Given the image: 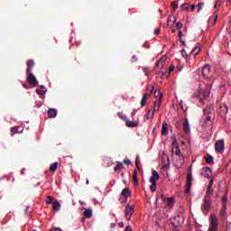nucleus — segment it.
<instances>
[{"label": "nucleus", "instance_id": "1", "mask_svg": "<svg viewBox=\"0 0 231 231\" xmlns=\"http://www.w3.org/2000/svg\"><path fill=\"white\" fill-rule=\"evenodd\" d=\"M219 220H217V216L212 214L209 218V226L208 231H219Z\"/></svg>", "mask_w": 231, "mask_h": 231}, {"label": "nucleus", "instance_id": "2", "mask_svg": "<svg viewBox=\"0 0 231 231\" xmlns=\"http://www.w3.org/2000/svg\"><path fill=\"white\" fill-rule=\"evenodd\" d=\"M133 214H134V206L127 205L125 208V216L127 221H131V217H133Z\"/></svg>", "mask_w": 231, "mask_h": 231}, {"label": "nucleus", "instance_id": "3", "mask_svg": "<svg viewBox=\"0 0 231 231\" xmlns=\"http://www.w3.org/2000/svg\"><path fill=\"white\" fill-rule=\"evenodd\" d=\"M27 82L30 84V86H32V88H36V86H39V81H37V78L32 73H27Z\"/></svg>", "mask_w": 231, "mask_h": 231}, {"label": "nucleus", "instance_id": "4", "mask_svg": "<svg viewBox=\"0 0 231 231\" xmlns=\"http://www.w3.org/2000/svg\"><path fill=\"white\" fill-rule=\"evenodd\" d=\"M215 151L217 152L223 153L225 152V141L219 140L215 143Z\"/></svg>", "mask_w": 231, "mask_h": 231}, {"label": "nucleus", "instance_id": "5", "mask_svg": "<svg viewBox=\"0 0 231 231\" xmlns=\"http://www.w3.org/2000/svg\"><path fill=\"white\" fill-rule=\"evenodd\" d=\"M182 127H183V131H184L185 134H190V124H189L188 118L184 119Z\"/></svg>", "mask_w": 231, "mask_h": 231}, {"label": "nucleus", "instance_id": "6", "mask_svg": "<svg viewBox=\"0 0 231 231\" xmlns=\"http://www.w3.org/2000/svg\"><path fill=\"white\" fill-rule=\"evenodd\" d=\"M200 174L204 176V178H210V176H212V170L208 167L202 168Z\"/></svg>", "mask_w": 231, "mask_h": 231}, {"label": "nucleus", "instance_id": "7", "mask_svg": "<svg viewBox=\"0 0 231 231\" xmlns=\"http://www.w3.org/2000/svg\"><path fill=\"white\" fill-rule=\"evenodd\" d=\"M160 180V173L156 171H152V177L150 178V183H156Z\"/></svg>", "mask_w": 231, "mask_h": 231}, {"label": "nucleus", "instance_id": "8", "mask_svg": "<svg viewBox=\"0 0 231 231\" xmlns=\"http://www.w3.org/2000/svg\"><path fill=\"white\" fill-rule=\"evenodd\" d=\"M173 221L174 226H180L183 225V217L178 215L175 217H173Z\"/></svg>", "mask_w": 231, "mask_h": 231}, {"label": "nucleus", "instance_id": "9", "mask_svg": "<svg viewBox=\"0 0 231 231\" xmlns=\"http://www.w3.org/2000/svg\"><path fill=\"white\" fill-rule=\"evenodd\" d=\"M210 113H214V109H208V108L204 109V118L208 122H210V120H212V116H208V114Z\"/></svg>", "mask_w": 231, "mask_h": 231}, {"label": "nucleus", "instance_id": "10", "mask_svg": "<svg viewBox=\"0 0 231 231\" xmlns=\"http://www.w3.org/2000/svg\"><path fill=\"white\" fill-rule=\"evenodd\" d=\"M202 75L205 79H208V75H210V65H205L202 69Z\"/></svg>", "mask_w": 231, "mask_h": 231}, {"label": "nucleus", "instance_id": "11", "mask_svg": "<svg viewBox=\"0 0 231 231\" xmlns=\"http://www.w3.org/2000/svg\"><path fill=\"white\" fill-rule=\"evenodd\" d=\"M212 205V200L210 199H205L203 203L204 210H210V207Z\"/></svg>", "mask_w": 231, "mask_h": 231}, {"label": "nucleus", "instance_id": "12", "mask_svg": "<svg viewBox=\"0 0 231 231\" xmlns=\"http://www.w3.org/2000/svg\"><path fill=\"white\" fill-rule=\"evenodd\" d=\"M162 134H163L164 136H167V134H169V125L167 124V122L162 123Z\"/></svg>", "mask_w": 231, "mask_h": 231}, {"label": "nucleus", "instance_id": "13", "mask_svg": "<svg viewBox=\"0 0 231 231\" xmlns=\"http://www.w3.org/2000/svg\"><path fill=\"white\" fill-rule=\"evenodd\" d=\"M190 187H192V173L189 172L188 174V180H187V190L189 192V190L190 189Z\"/></svg>", "mask_w": 231, "mask_h": 231}, {"label": "nucleus", "instance_id": "14", "mask_svg": "<svg viewBox=\"0 0 231 231\" xmlns=\"http://www.w3.org/2000/svg\"><path fill=\"white\" fill-rule=\"evenodd\" d=\"M121 196L125 197L127 199L129 196H131V189H129L128 188H125L121 192Z\"/></svg>", "mask_w": 231, "mask_h": 231}, {"label": "nucleus", "instance_id": "15", "mask_svg": "<svg viewBox=\"0 0 231 231\" xmlns=\"http://www.w3.org/2000/svg\"><path fill=\"white\" fill-rule=\"evenodd\" d=\"M48 116L49 118H55L57 116V109L50 108L48 110Z\"/></svg>", "mask_w": 231, "mask_h": 231}, {"label": "nucleus", "instance_id": "16", "mask_svg": "<svg viewBox=\"0 0 231 231\" xmlns=\"http://www.w3.org/2000/svg\"><path fill=\"white\" fill-rule=\"evenodd\" d=\"M160 106H162V99H157L154 102V106H153V109H152V111L156 112L160 110Z\"/></svg>", "mask_w": 231, "mask_h": 231}, {"label": "nucleus", "instance_id": "17", "mask_svg": "<svg viewBox=\"0 0 231 231\" xmlns=\"http://www.w3.org/2000/svg\"><path fill=\"white\" fill-rule=\"evenodd\" d=\"M27 66H28L27 73H32V68H33V66H35V62H33V60H27Z\"/></svg>", "mask_w": 231, "mask_h": 231}, {"label": "nucleus", "instance_id": "18", "mask_svg": "<svg viewBox=\"0 0 231 231\" xmlns=\"http://www.w3.org/2000/svg\"><path fill=\"white\" fill-rule=\"evenodd\" d=\"M125 124H126L127 127H138V122L126 120Z\"/></svg>", "mask_w": 231, "mask_h": 231}, {"label": "nucleus", "instance_id": "19", "mask_svg": "<svg viewBox=\"0 0 231 231\" xmlns=\"http://www.w3.org/2000/svg\"><path fill=\"white\" fill-rule=\"evenodd\" d=\"M133 180H134V185L135 187H138V171H136V170L134 171Z\"/></svg>", "mask_w": 231, "mask_h": 231}, {"label": "nucleus", "instance_id": "20", "mask_svg": "<svg viewBox=\"0 0 231 231\" xmlns=\"http://www.w3.org/2000/svg\"><path fill=\"white\" fill-rule=\"evenodd\" d=\"M52 209L56 210V211L60 210V202H59L57 200L52 202Z\"/></svg>", "mask_w": 231, "mask_h": 231}, {"label": "nucleus", "instance_id": "21", "mask_svg": "<svg viewBox=\"0 0 231 231\" xmlns=\"http://www.w3.org/2000/svg\"><path fill=\"white\" fill-rule=\"evenodd\" d=\"M166 60H167V57L162 56V57L159 60V61L157 62L156 66H157V67L163 66V64H165Z\"/></svg>", "mask_w": 231, "mask_h": 231}, {"label": "nucleus", "instance_id": "22", "mask_svg": "<svg viewBox=\"0 0 231 231\" xmlns=\"http://www.w3.org/2000/svg\"><path fill=\"white\" fill-rule=\"evenodd\" d=\"M46 91H47V89H46V88H44V86H42V88L36 89V93L38 95H46Z\"/></svg>", "mask_w": 231, "mask_h": 231}, {"label": "nucleus", "instance_id": "23", "mask_svg": "<svg viewBox=\"0 0 231 231\" xmlns=\"http://www.w3.org/2000/svg\"><path fill=\"white\" fill-rule=\"evenodd\" d=\"M199 51H201V47L199 44H197V46L192 50L191 53L194 55H199Z\"/></svg>", "mask_w": 231, "mask_h": 231}, {"label": "nucleus", "instance_id": "24", "mask_svg": "<svg viewBox=\"0 0 231 231\" xmlns=\"http://www.w3.org/2000/svg\"><path fill=\"white\" fill-rule=\"evenodd\" d=\"M58 167H59V163L53 162L52 164H51L49 171H51V172H55V171H57Z\"/></svg>", "mask_w": 231, "mask_h": 231}, {"label": "nucleus", "instance_id": "25", "mask_svg": "<svg viewBox=\"0 0 231 231\" xmlns=\"http://www.w3.org/2000/svg\"><path fill=\"white\" fill-rule=\"evenodd\" d=\"M146 118H147V120H152V118H154V110L150 109L146 116Z\"/></svg>", "mask_w": 231, "mask_h": 231}, {"label": "nucleus", "instance_id": "26", "mask_svg": "<svg viewBox=\"0 0 231 231\" xmlns=\"http://www.w3.org/2000/svg\"><path fill=\"white\" fill-rule=\"evenodd\" d=\"M84 216L85 217H91V216H93V210L89 208H86L84 212Z\"/></svg>", "mask_w": 231, "mask_h": 231}, {"label": "nucleus", "instance_id": "27", "mask_svg": "<svg viewBox=\"0 0 231 231\" xmlns=\"http://www.w3.org/2000/svg\"><path fill=\"white\" fill-rule=\"evenodd\" d=\"M124 169V163L122 162H117L116 166L115 167L114 171L116 172H118V171H122Z\"/></svg>", "mask_w": 231, "mask_h": 231}, {"label": "nucleus", "instance_id": "28", "mask_svg": "<svg viewBox=\"0 0 231 231\" xmlns=\"http://www.w3.org/2000/svg\"><path fill=\"white\" fill-rule=\"evenodd\" d=\"M154 97L155 98H158V100L162 101V97H163V94L160 92V90H155Z\"/></svg>", "mask_w": 231, "mask_h": 231}, {"label": "nucleus", "instance_id": "29", "mask_svg": "<svg viewBox=\"0 0 231 231\" xmlns=\"http://www.w3.org/2000/svg\"><path fill=\"white\" fill-rule=\"evenodd\" d=\"M212 194H213L212 188H208L205 199H210V196H212Z\"/></svg>", "mask_w": 231, "mask_h": 231}, {"label": "nucleus", "instance_id": "30", "mask_svg": "<svg viewBox=\"0 0 231 231\" xmlns=\"http://www.w3.org/2000/svg\"><path fill=\"white\" fill-rule=\"evenodd\" d=\"M225 214H226V204H223L222 205V208L220 210V216H225Z\"/></svg>", "mask_w": 231, "mask_h": 231}, {"label": "nucleus", "instance_id": "31", "mask_svg": "<svg viewBox=\"0 0 231 231\" xmlns=\"http://www.w3.org/2000/svg\"><path fill=\"white\" fill-rule=\"evenodd\" d=\"M168 23H171V25L176 24V16H169Z\"/></svg>", "mask_w": 231, "mask_h": 231}, {"label": "nucleus", "instance_id": "32", "mask_svg": "<svg viewBox=\"0 0 231 231\" xmlns=\"http://www.w3.org/2000/svg\"><path fill=\"white\" fill-rule=\"evenodd\" d=\"M167 201H168V207L170 208H172V206L174 205V199L169 198V199H167Z\"/></svg>", "mask_w": 231, "mask_h": 231}, {"label": "nucleus", "instance_id": "33", "mask_svg": "<svg viewBox=\"0 0 231 231\" xmlns=\"http://www.w3.org/2000/svg\"><path fill=\"white\" fill-rule=\"evenodd\" d=\"M11 133H12L13 134H17V133H19V127H18V126H13V127L11 128Z\"/></svg>", "mask_w": 231, "mask_h": 231}, {"label": "nucleus", "instance_id": "34", "mask_svg": "<svg viewBox=\"0 0 231 231\" xmlns=\"http://www.w3.org/2000/svg\"><path fill=\"white\" fill-rule=\"evenodd\" d=\"M214 162V157L208 155L206 158V163H212Z\"/></svg>", "mask_w": 231, "mask_h": 231}, {"label": "nucleus", "instance_id": "35", "mask_svg": "<svg viewBox=\"0 0 231 231\" xmlns=\"http://www.w3.org/2000/svg\"><path fill=\"white\" fill-rule=\"evenodd\" d=\"M152 185L150 186V190L152 192H156V182H151Z\"/></svg>", "mask_w": 231, "mask_h": 231}, {"label": "nucleus", "instance_id": "36", "mask_svg": "<svg viewBox=\"0 0 231 231\" xmlns=\"http://www.w3.org/2000/svg\"><path fill=\"white\" fill-rule=\"evenodd\" d=\"M176 156H178L179 158H181L183 160V155L181 154V150L177 149L175 152Z\"/></svg>", "mask_w": 231, "mask_h": 231}, {"label": "nucleus", "instance_id": "37", "mask_svg": "<svg viewBox=\"0 0 231 231\" xmlns=\"http://www.w3.org/2000/svg\"><path fill=\"white\" fill-rule=\"evenodd\" d=\"M45 201H46V204H47V205H51V203L53 202V197L49 196V197L46 199Z\"/></svg>", "mask_w": 231, "mask_h": 231}, {"label": "nucleus", "instance_id": "38", "mask_svg": "<svg viewBox=\"0 0 231 231\" xmlns=\"http://www.w3.org/2000/svg\"><path fill=\"white\" fill-rule=\"evenodd\" d=\"M147 105V97H142V100H141V106L142 107H143V106H146Z\"/></svg>", "mask_w": 231, "mask_h": 231}, {"label": "nucleus", "instance_id": "39", "mask_svg": "<svg viewBox=\"0 0 231 231\" xmlns=\"http://www.w3.org/2000/svg\"><path fill=\"white\" fill-rule=\"evenodd\" d=\"M226 201H228V197L226 195L223 196L222 197V205H226Z\"/></svg>", "mask_w": 231, "mask_h": 231}, {"label": "nucleus", "instance_id": "40", "mask_svg": "<svg viewBox=\"0 0 231 231\" xmlns=\"http://www.w3.org/2000/svg\"><path fill=\"white\" fill-rule=\"evenodd\" d=\"M176 26H177V30H181V28H183V23L181 22H178Z\"/></svg>", "mask_w": 231, "mask_h": 231}, {"label": "nucleus", "instance_id": "41", "mask_svg": "<svg viewBox=\"0 0 231 231\" xmlns=\"http://www.w3.org/2000/svg\"><path fill=\"white\" fill-rule=\"evenodd\" d=\"M143 73H145V75H149V73H150V69H149V68H147V67H143Z\"/></svg>", "mask_w": 231, "mask_h": 231}, {"label": "nucleus", "instance_id": "42", "mask_svg": "<svg viewBox=\"0 0 231 231\" xmlns=\"http://www.w3.org/2000/svg\"><path fill=\"white\" fill-rule=\"evenodd\" d=\"M181 8H182V10H185V11L189 10V4L188 3L183 4L181 5Z\"/></svg>", "mask_w": 231, "mask_h": 231}, {"label": "nucleus", "instance_id": "43", "mask_svg": "<svg viewBox=\"0 0 231 231\" xmlns=\"http://www.w3.org/2000/svg\"><path fill=\"white\" fill-rule=\"evenodd\" d=\"M203 6H205V3L202 2V3L199 4L198 12H199V10H202Z\"/></svg>", "mask_w": 231, "mask_h": 231}, {"label": "nucleus", "instance_id": "44", "mask_svg": "<svg viewBox=\"0 0 231 231\" xmlns=\"http://www.w3.org/2000/svg\"><path fill=\"white\" fill-rule=\"evenodd\" d=\"M230 37H231V31L227 30V32H226V34L225 35V38H226V39H230Z\"/></svg>", "mask_w": 231, "mask_h": 231}, {"label": "nucleus", "instance_id": "45", "mask_svg": "<svg viewBox=\"0 0 231 231\" xmlns=\"http://www.w3.org/2000/svg\"><path fill=\"white\" fill-rule=\"evenodd\" d=\"M171 5H172V8H174V10H176V8H178V2H176V1L172 2Z\"/></svg>", "mask_w": 231, "mask_h": 231}, {"label": "nucleus", "instance_id": "46", "mask_svg": "<svg viewBox=\"0 0 231 231\" xmlns=\"http://www.w3.org/2000/svg\"><path fill=\"white\" fill-rule=\"evenodd\" d=\"M124 163H125V165H131V160H129V159H125V160H124Z\"/></svg>", "mask_w": 231, "mask_h": 231}, {"label": "nucleus", "instance_id": "47", "mask_svg": "<svg viewBox=\"0 0 231 231\" xmlns=\"http://www.w3.org/2000/svg\"><path fill=\"white\" fill-rule=\"evenodd\" d=\"M180 53H181L182 57H184L186 59V57H187V51L181 50Z\"/></svg>", "mask_w": 231, "mask_h": 231}, {"label": "nucleus", "instance_id": "48", "mask_svg": "<svg viewBox=\"0 0 231 231\" xmlns=\"http://www.w3.org/2000/svg\"><path fill=\"white\" fill-rule=\"evenodd\" d=\"M138 163H140V156H136V159H135V165L136 167H138Z\"/></svg>", "mask_w": 231, "mask_h": 231}, {"label": "nucleus", "instance_id": "49", "mask_svg": "<svg viewBox=\"0 0 231 231\" xmlns=\"http://www.w3.org/2000/svg\"><path fill=\"white\" fill-rule=\"evenodd\" d=\"M120 203H127V199H119Z\"/></svg>", "mask_w": 231, "mask_h": 231}, {"label": "nucleus", "instance_id": "50", "mask_svg": "<svg viewBox=\"0 0 231 231\" xmlns=\"http://www.w3.org/2000/svg\"><path fill=\"white\" fill-rule=\"evenodd\" d=\"M181 37H183V32H181V30L179 31V39L180 41H181Z\"/></svg>", "mask_w": 231, "mask_h": 231}, {"label": "nucleus", "instance_id": "51", "mask_svg": "<svg viewBox=\"0 0 231 231\" xmlns=\"http://www.w3.org/2000/svg\"><path fill=\"white\" fill-rule=\"evenodd\" d=\"M212 185H214V180H210L208 189H212Z\"/></svg>", "mask_w": 231, "mask_h": 231}, {"label": "nucleus", "instance_id": "52", "mask_svg": "<svg viewBox=\"0 0 231 231\" xmlns=\"http://www.w3.org/2000/svg\"><path fill=\"white\" fill-rule=\"evenodd\" d=\"M125 231H133V228L131 227V226H126Z\"/></svg>", "mask_w": 231, "mask_h": 231}, {"label": "nucleus", "instance_id": "53", "mask_svg": "<svg viewBox=\"0 0 231 231\" xmlns=\"http://www.w3.org/2000/svg\"><path fill=\"white\" fill-rule=\"evenodd\" d=\"M217 11L215 10L214 11V14H213V15H214V17H215V23H216V21H217V13H216Z\"/></svg>", "mask_w": 231, "mask_h": 231}, {"label": "nucleus", "instance_id": "54", "mask_svg": "<svg viewBox=\"0 0 231 231\" xmlns=\"http://www.w3.org/2000/svg\"><path fill=\"white\" fill-rule=\"evenodd\" d=\"M160 32H161L160 29H155L154 30V34L155 35H160Z\"/></svg>", "mask_w": 231, "mask_h": 231}, {"label": "nucleus", "instance_id": "55", "mask_svg": "<svg viewBox=\"0 0 231 231\" xmlns=\"http://www.w3.org/2000/svg\"><path fill=\"white\" fill-rule=\"evenodd\" d=\"M149 97H151V96L147 93H144L143 96V97H145V98H149Z\"/></svg>", "mask_w": 231, "mask_h": 231}, {"label": "nucleus", "instance_id": "56", "mask_svg": "<svg viewBox=\"0 0 231 231\" xmlns=\"http://www.w3.org/2000/svg\"><path fill=\"white\" fill-rule=\"evenodd\" d=\"M180 44H182V46H187V44L185 43V41L183 40H180Z\"/></svg>", "mask_w": 231, "mask_h": 231}, {"label": "nucleus", "instance_id": "57", "mask_svg": "<svg viewBox=\"0 0 231 231\" xmlns=\"http://www.w3.org/2000/svg\"><path fill=\"white\" fill-rule=\"evenodd\" d=\"M191 10H192V12H194V10H196V5H191Z\"/></svg>", "mask_w": 231, "mask_h": 231}, {"label": "nucleus", "instance_id": "58", "mask_svg": "<svg viewBox=\"0 0 231 231\" xmlns=\"http://www.w3.org/2000/svg\"><path fill=\"white\" fill-rule=\"evenodd\" d=\"M173 69H175V67H174V65H171V66L170 67V71H172Z\"/></svg>", "mask_w": 231, "mask_h": 231}, {"label": "nucleus", "instance_id": "59", "mask_svg": "<svg viewBox=\"0 0 231 231\" xmlns=\"http://www.w3.org/2000/svg\"><path fill=\"white\" fill-rule=\"evenodd\" d=\"M145 93H147L148 95H150L151 96V93H152V90H146V92Z\"/></svg>", "mask_w": 231, "mask_h": 231}, {"label": "nucleus", "instance_id": "60", "mask_svg": "<svg viewBox=\"0 0 231 231\" xmlns=\"http://www.w3.org/2000/svg\"><path fill=\"white\" fill-rule=\"evenodd\" d=\"M54 231H62L60 227H56Z\"/></svg>", "mask_w": 231, "mask_h": 231}, {"label": "nucleus", "instance_id": "61", "mask_svg": "<svg viewBox=\"0 0 231 231\" xmlns=\"http://www.w3.org/2000/svg\"><path fill=\"white\" fill-rule=\"evenodd\" d=\"M226 5H231V0H226Z\"/></svg>", "mask_w": 231, "mask_h": 231}, {"label": "nucleus", "instance_id": "62", "mask_svg": "<svg viewBox=\"0 0 231 231\" xmlns=\"http://www.w3.org/2000/svg\"><path fill=\"white\" fill-rule=\"evenodd\" d=\"M171 32H172V33L176 32V29H172V30H171Z\"/></svg>", "mask_w": 231, "mask_h": 231}, {"label": "nucleus", "instance_id": "63", "mask_svg": "<svg viewBox=\"0 0 231 231\" xmlns=\"http://www.w3.org/2000/svg\"><path fill=\"white\" fill-rule=\"evenodd\" d=\"M228 228H231V222L227 225Z\"/></svg>", "mask_w": 231, "mask_h": 231}, {"label": "nucleus", "instance_id": "64", "mask_svg": "<svg viewBox=\"0 0 231 231\" xmlns=\"http://www.w3.org/2000/svg\"><path fill=\"white\" fill-rule=\"evenodd\" d=\"M119 226H124V223H122V222L119 223Z\"/></svg>", "mask_w": 231, "mask_h": 231}]
</instances>
